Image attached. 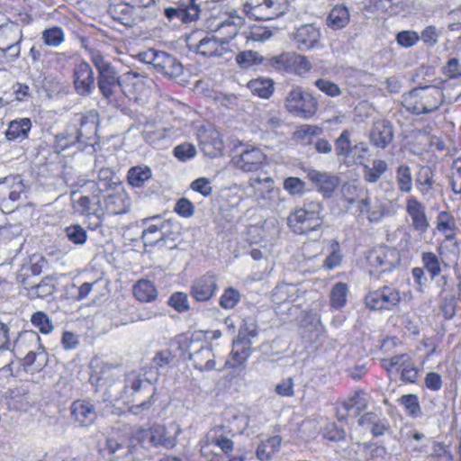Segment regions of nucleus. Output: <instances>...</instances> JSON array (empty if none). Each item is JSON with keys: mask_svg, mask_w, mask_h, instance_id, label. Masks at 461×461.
<instances>
[{"mask_svg": "<svg viewBox=\"0 0 461 461\" xmlns=\"http://www.w3.org/2000/svg\"><path fill=\"white\" fill-rule=\"evenodd\" d=\"M350 21L349 10L343 5H335L330 12L326 24L332 30H340L345 28Z\"/></svg>", "mask_w": 461, "mask_h": 461, "instance_id": "nucleus-33", "label": "nucleus"}, {"mask_svg": "<svg viewBox=\"0 0 461 461\" xmlns=\"http://www.w3.org/2000/svg\"><path fill=\"white\" fill-rule=\"evenodd\" d=\"M167 303L178 312H187L190 308L187 294L182 292L173 293Z\"/></svg>", "mask_w": 461, "mask_h": 461, "instance_id": "nucleus-57", "label": "nucleus"}, {"mask_svg": "<svg viewBox=\"0 0 461 461\" xmlns=\"http://www.w3.org/2000/svg\"><path fill=\"white\" fill-rule=\"evenodd\" d=\"M402 105L415 115L431 113L445 102L442 89L436 86H417L401 96Z\"/></svg>", "mask_w": 461, "mask_h": 461, "instance_id": "nucleus-2", "label": "nucleus"}, {"mask_svg": "<svg viewBox=\"0 0 461 461\" xmlns=\"http://www.w3.org/2000/svg\"><path fill=\"white\" fill-rule=\"evenodd\" d=\"M434 183V173L431 167L428 166L421 167L416 175L417 189L422 195H427L433 189Z\"/></svg>", "mask_w": 461, "mask_h": 461, "instance_id": "nucleus-39", "label": "nucleus"}, {"mask_svg": "<svg viewBox=\"0 0 461 461\" xmlns=\"http://www.w3.org/2000/svg\"><path fill=\"white\" fill-rule=\"evenodd\" d=\"M400 403L405 408L411 417H418L421 414V409L417 395L405 394L399 399Z\"/></svg>", "mask_w": 461, "mask_h": 461, "instance_id": "nucleus-52", "label": "nucleus"}, {"mask_svg": "<svg viewBox=\"0 0 461 461\" xmlns=\"http://www.w3.org/2000/svg\"><path fill=\"white\" fill-rule=\"evenodd\" d=\"M293 41L302 51L316 50L321 47V32L314 24H303L293 33Z\"/></svg>", "mask_w": 461, "mask_h": 461, "instance_id": "nucleus-13", "label": "nucleus"}, {"mask_svg": "<svg viewBox=\"0 0 461 461\" xmlns=\"http://www.w3.org/2000/svg\"><path fill=\"white\" fill-rule=\"evenodd\" d=\"M95 77L91 66L86 61H80L74 68L73 84L77 94L88 96L95 89Z\"/></svg>", "mask_w": 461, "mask_h": 461, "instance_id": "nucleus-17", "label": "nucleus"}, {"mask_svg": "<svg viewBox=\"0 0 461 461\" xmlns=\"http://www.w3.org/2000/svg\"><path fill=\"white\" fill-rule=\"evenodd\" d=\"M267 156L258 147L247 146L241 152L232 158L234 165L244 172H255L266 164Z\"/></svg>", "mask_w": 461, "mask_h": 461, "instance_id": "nucleus-12", "label": "nucleus"}, {"mask_svg": "<svg viewBox=\"0 0 461 461\" xmlns=\"http://www.w3.org/2000/svg\"><path fill=\"white\" fill-rule=\"evenodd\" d=\"M402 300L400 292L390 286H384L366 295V305L371 310H393Z\"/></svg>", "mask_w": 461, "mask_h": 461, "instance_id": "nucleus-9", "label": "nucleus"}, {"mask_svg": "<svg viewBox=\"0 0 461 461\" xmlns=\"http://www.w3.org/2000/svg\"><path fill=\"white\" fill-rule=\"evenodd\" d=\"M405 209L411 219L413 230L420 235L425 234L430 228V221L427 215L426 205L417 198L410 196L406 199Z\"/></svg>", "mask_w": 461, "mask_h": 461, "instance_id": "nucleus-16", "label": "nucleus"}, {"mask_svg": "<svg viewBox=\"0 0 461 461\" xmlns=\"http://www.w3.org/2000/svg\"><path fill=\"white\" fill-rule=\"evenodd\" d=\"M421 263L423 266V269H426L431 280L438 276L441 273V265L438 257L431 252L425 251L421 254Z\"/></svg>", "mask_w": 461, "mask_h": 461, "instance_id": "nucleus-44", "label": "nucleus"}, {"mask_svg": "<svg viewBox=\"0 0 461 461\" xmlns=\"http://www.w3.org/2000/svg\"><path fill=\"white\" fill-rule=\"evenodd\" d=\"M217 289V276L206 273L193 282L190 295L197 302H207L213 297Z\"/></svg>", "mask_w": 461, "mask_h": 461, "instance_id": "nucleus-19", "label": "nucleus"}, {"mask_svg": "<svg viewBox=\"0 0 461 461\" xmlns=\"http://www.w3.org/2000/svg\"><path fill=\"white\" fill-rule=\"evenodd\" d=\"M292 62L293 63L290 73L302 76L312 69V64L305 56L294 52Z\"/></svg>", "mask_w": 461, "mask_h": 461, "instance_id": "nucleus-60", "label": "nucleus"}, {"mask_svg": "<svg viewBox=\"0 0 461 461\" xmlns=\"http://www.w3.org/2000/svg\"><path fill=\"white\" fill-rule=\"evenodd\" d=\"M243 22V18L236 11H233L227 18L215 25L214 32L220 34V39L222 41H226V45L229 47L230 41L238 34Z\"/></svg>", "mask_w": 461, "mask_h": 461, "instance_id": "nucleus-25", "label": "nucleus"}, {"mask_svg": "<svg viewBox=\"0 0 461 461\" xmlns=\"http://www.w3.org/2000/svg\"><path fill=\"white\" fill-rule=\"evenodd\" d=\"M57 278L54 276H47L43 277L37 285L32 284L28 288V295L30 298H46L52 295L56 291Z\"/></svg>", "mask_w": 461, "mask_h": 461, "instance_id": "nucleus-32", "label": "nucleus"}, {"mask_svg": "<svg viewBox=\"0 0 461 461\" xmlns=\"http://www.w3.org/2000/svg\"><path fill=\"white\" fill-rule=\"evenodd\" d=\"M174 359V355L169 349H164L157 352L152 359L153 366L149 368H154L159 374V370L167 368Z\"/></svg>", "mask_w": 461, "mask_h": 461, "instance_id": "nucleus-50", "label": "nucleus"}, {"mask_svg": "<svg viewBox=\"0 0 461 461\" xmlns=\"http://www.w3.org/2000/svg\"><path fill=\"white\" fill-rule=\"evenodd\" d=\"M267 3L265 0H249L244 5L245 13L250 16L259 21H267L268 20L267 15L258 14V12L261 14H267Z\"/></svg>", "mask_w": 461, "mask_h": 461, "instance_id": "nucleus-46", "label": "nucleus"}, {"mask_svg": "<svg viewBox=\"0 0 461 461\" xmlns=\"http://www.w3.org/2000/svg\"><path fill=\"white\" fill-rule=\"evenodd\" d=\"M196 154L195 147L191 143H182L174 149V155L181 161L193 158Z\"/></svg>", "mask_w": 461, "mask_h": 461, "instance_id": "nucleus-64", "label": "nucleus"}, {"mask_svg": "<svg viewBox=\"0 0 461 461\" xmlns=\"http://www.w3.org/2000/svg\"><path fill=\"white\" fill-rule=\"evenodd\" d=\"M195 50L204 57H222L230 49L220 36L208 33L196 44Z\"/></svg>", "mask_w": 461, "mask_h": 461, "instance_id": "nucleus-24", "label": "nucleus"}, {"mask_svg": "<svg viewBox=\"0 0 461 461\" xmlns=\"http://www.w3.org/2000/svg\"><path fill=\"white\" fill-rule=\"evenodd\" d=\"M437 230L444 234L447 240L452 241L456 236V223L453 215L447 211H441L436 219Z\"/></svg>", "mask_w": 461, "mask_h": 461, "instance_id": "nucleus-34", "label": "nucleus"}, {"mask_svg": "<svg viewBox=\"0 0 461 461\" xmlns=\"http://www.w3.org/2000/svg\"><path fill=\"white\" fill-rule=\"evenodd\" d=\"M294 52H285L274 57L270 60L271 66L278 71L289 72L292 68V61Z\"/></svg>", "mask_w": 461, "mask_h": 461, "instance_id": "nucleus-56", "label": "nucleus"}, {"mask_svg": "<svg viewBox=\"0 0 461 461\" xmlns=\"http://www.w3.org/2000/svg\"><path fill=\"white\" fill-rule=\"evenodd\" d=\"M251 354V340L237 338L233 340L230 358L226 361V366L236 368L242 366Z\"/></svg>", "mask_w": 461, "mask_h": 461, "instance_id": "nucleus-28", "label": "nucleus"}, {"mask_svg": "<svg viewBox=\"0 0 461 461\" xmlns=\"http://www.w3.org/2000/svg\"><path fill=\"white\" fill-rule=\"evenodd\" d=\"M171 428L174 429L173 433L163 425L156 424L151 426L150 431L145 432L146 435H149V445L165 449L174 448L176 446L177 437L182 432V429L177 424Z\"/></svg>", "mask_w": 461, "mask_h": 461, "instance_id": "nucleus-18", "label": "nucleus"}, {"mask_svg": "<svg viewBox=\"0 0 461 461\" xmlns=\"http://www.w3.org/2000/svg\"><path fill=\"white\" fill-rule=\"evenodd\" d=\"M267 3V14H262V15L268 16V20H272L277 18L288 10L289 4L291 0H265ZM258 14H261V13L258 12Z\"/></svg>", "mask_w": 461, "mask_h": 461, "instance_id": "nucleus-47", "label": "nucleus"}, {"mask_svg": "<svg viewBox=\"0 0 461 461\" xmlns=\"http://www.w3.org/2000/svg\"><path fill=\"white\" fill-rule=\"evenodd\" d=\"M285 106L290 113L307 119L316 113L318 102L303 87L294 86L285 99Z\"/></svg>", "mask_w": 461, "mask_h": 461, "instance_id": "nucleus-6", "label": "nucleus"}, {"mask_svg": "<svg viewBox=\"0 0 461 461\" xmlns=\"http://www.w3.org/2000/svg\"><path fill=\"white\" fill-rule=\"evenodd\" d=\"M75 193L73 194V196ZM73 208L74 210L84 216H95L96 221L94 224L93 230L102 224V217L104 215V209L102 205L101 199L96 196H90L88 194H83L77 199L73 197Z\"/></svg>", "mask_w": 461, "mask_h": 461, "instance_id": "nucleus-14", "label": "nucleus"}, {"mask_svg": "<svg viewBox=\"0 0 461 461\" xmlns=\"http://www.w3.org/2000/svg\"><path fill=\"white\" fill-rule=\"evenodd\" d=\"M162 219L159 216L148 218L144 220L147 224L146 229L143 230L141 240L144 246L155 247L161 246L163 230L167 231V224L162 225Z\"/></svg>", "mask_w": 461, "mask_h": 461, "instance_id": "nucleus-26", "label": "nucleus"}, {"mask_svg": "<svg viewBox=\"0 0 461 461\" xmlns=\"http://www.w3.org/2000/svg\"><path fill=\"white\" fill-rule=\"evenodd\" d=\"M369 149L365 142H358L352 146L350 155L347 160L348 165H363V160L368 153Z\"/></svg>", "mask_w": 461, "mask_h": 461, "instance_id": "nucleus-53", "label": "nucleus"}, {"mask_svg": "<svg viewBox=\"0 0 461 461\" xmlns=\"http://www.w3.org/2000/svg\"><path fill=\"white\" fill-rule=\"evenodd\" d=\"M307 176L310 181L317 185L319 191L326 196H330L339 184V179L337 176L326 171L309 169Z\"/></svg>", "mask_w": 461, "mask_h": 461, "instance_id": "nucleus-27", "label": "nucleus"}, {"mask_svg": "<svg viewBox=\"0 0 461 461\" xmlns=\"http://www.w3.org/2000/svg\"><path fill=\"white\" fill-rule=\"evenodd\" d=\"M428 459L429 461H454V456L448 446L442 442L431 441Z\"/></svg>", "mask_w": 461, "mask_h": 461, "instance_id": "nucleus-43", "label": "nucleus"}, {"mask_svg": "<svg viewBox=\"0 0 461 461\" xmlns=\"http://www.w3.org/2000/svg\"><path fill=\"white\" fill-rule=\"evenodd\" d=\"M322 212L323 206L320 202L307 200L303 207L289 214L287 225L296 234H309L322 226Z\"/></svg>", "mask_w": 461, "mask_h": 461, "instance_id": "nucleus-3", "label": "nucleus"}, {"mask_svg": "<svg viewBox=\"0 0 461 461\" xmlns=\"http://www.w3.org/2000/svg\"><path fill=\"white\" fill-rule=\"evenodd\" d=\"M315 86L330 97H336L341 95V89L339 86L327 79L320 78L314 82Z\"/></svg>", "mask_w": 461, "mask_h": 461, "instance_id": "nucleus-63", "label": "nucleus"}, {"mask_svg": "<svg viewBox=\"0 0 461 461\" xmlns=\"http://www.w3.org/2000/svg\"><path fill=\"white\" fill-rule=\"evenodd\" d=\"M367 260L371 267L370 275L379 278L382 274L392 271L400 264V254L395 249L382 247L371 251Z\"/></svg>", "mask_w": 461, "mask_h": 461, "instance_id": "nucleus-8", "label": "nucleus"}, {"mask_svg": "<svg viewBox=\"0 0 461 461\" xmlns=\"http://www.w3.org/2000/svg\"><path fill=\"white\" fill-rule=\"evenodd\" d=\"M282 438L276 435L262 441L257 447L255 460L270 461L273 456L279 450Z\"/></svg>", "mask_w": 461, "mask_h": 461, "instance_id": "nucleus-36", "label": "nucleus"}, {"mask_svg": "<svg viewBox=\"0 0 461 461\" xmlns=\"http://www.w3.org/2000/svg\"><path fill=\"white\" fill-rule=\"evenodd\" d=\"M306 184L299 177L289 176L284 181V189L291 195H301L304 193Z\"/></svg>", "mask_w": 461, "mask_h": 461, "instance_id": "nucleus-61", "label": "nucleus"}, {"mask_svg": "<svg viewBox=\"0 0 461 461\" xmlns=\"http://www.w3.org/2000/svg\"><path fill=\"white\" fill-rule=\"evenodd\" d=\"M152 177V171L148 166H135L127 173L128 183L133 187H142Z\"/></svg>", "mask_w": 461, "mask_h": 461, "instance_id": "nucleus-38", "label": "nucleus"}, {"mask_svg": "<svg viewBox=\"0 0 461 461\" xmlns=\"http://www.w3.org/2000/svg\"><path fill=\"white\" fill-rule=\"evenodd\" d=\"M42 40L50 47L59 46L65 40V34L60 27H52L43 31Z\"/></svg>", "mask_w": 461, "mask_h": 461, "instance_id": "nucleus-49", "label": "nucleus"}, {"mask_svg": "<svg viewBox=\"0 0 461 461\" xmlns=\"http://www.w3.org/2000/svg\"><path fill=\"white\" fill-rule=\"evenodd\" d=\"M348 292L346 284L337 283L330 291V306L337 310L341 309L347 302Z\"/></svg>", "mask_w": 461, "mask_h": 461, "instance_id": "nucleus-45", "label": "nucleus"}, {"mask_svg": "<svg viewBox=\"0 0 461 461\" xmlns=\"http://www.w3.org/2000/svg\"><path fill=\"white\" fill-rule=\"evenodd\" d=\"M179 343L185 346V350L188 352V357L196 369L204 371L215 368L214 354L211 345L206 341L194 342L191 338L181 336Z\"/></svg>", "mask_w": 461, "mask_h": 461, "instance_id": "nucleus-7", "label": "nucleus"}, {"mask_svg": "<svg viewBox=\"0 0 461 461\" xmlns=\"http://www.w3.org/2000/svg\"><path fill=\"white\" fill-rule=\"evenodd\" d=\"M65 233L68 240L76 245H83L87 240L86 231L77 224L67 227L65 229Z\"/></svg>", "mask_w": 461, "mask_h": 461, "instance_id": "nucleus-54", "label": "nucleus"}, {"mask_svg": "<svg viewBox=\"0 0 461 461\" xmlns=\"http://www.w3.org/2000/svg\"><path fill=\"white\" fill-rule=\"evenodd\" d=\"M240 300V294L233 287H228L220 297L219 304L225 310L233 309Z\"/></svg>", "mask_w": 461, "mask_h": 461, "instance_id": "nucleus-51", "label": "nucleus"}, {"mask_svg": "<svg viewBox=\"0 0 461 461\" xmlns=\"http://www.w3.org/2000/svg\"><path fill=\"white\" fill-rule=\"evenodd\" d=\"M210 446L217 447L229 458L234 449V442L224 434V427L218 426L211 429L204 439L200 441V451L205 455L209 451Z\"/></svg>", "mask_w": 461, "mask_h": 461, "instance_id": "nucleus-15", "label": "nucleus"}, {"mask_svg": "<svg viewBox=\"0 0 461 461\" xmlns=\"http://www.w3.org/2000/svg\"><path fill=\"white\" fill-rule=\"evenodd\" d=\"M91 62L97 69V86L102 96L110 104L119 99L120 93L123 92V84L136 80L140 82V74L128 71L122 77L118 76L116 69L99 51H91Z\"/></svg>", "mask_w": 461, "mask_h": 461, "instance_id": "nucleus-1", "label": "nucleus"}, {"mask_svg": "<svg viewBox=\"0 0 461 461\" xmlns=\"http://www.w3.org/2000/svg\"><path fill=\"white\" fill-rule=\"evenodd\" d=\"M258 334V325L256 321L252 317L244 318L237 338L250 339L251 338L257 337Z\"/></svg>", "mask_w": 461, "mask_h": 461, "instance_id": "nucleus-55", "label": "nucleus"}, {"mask_svg": "<svg viewBox=\"0 0 461 461\" xmlns=\"http://www.w3.org/2000/svg\"><path fill=\"white\" fill-rule=\"evenodd\" d=\"M40 336L37 332L32 330H24L21 332L14 342V348L20 349L23 345L30 346H39V348H41L40 345Z\"/></svg>", "mask_w": 461, "mask_h": 461, "instance_id": "nucleus-58", "label": "nucleus"}, {"mask_svg": "<svg viewBox=\"0 0 461 461\" xmlns=\"http://www.w3.org/2000/svg\"><path fill=\"white\" fill-rule=\"evenodd\" d=\"M395 180L399 191L410 193L412 189V175L411 167L407 165H400L395 170Z\"/></svg>", "mask_w": 461, "mask_h": 461, "instance_id": "nucleus-42", "label": "nucleus"}, {"mask_svg": "<svg viewBox=\"0 0 461 461\" xmlns=\"http://www.w3.org/2000/svg\"><path fill=\"white\" fill-rule=\"evenodd\" d=\"M143 374H140L136 371H131L126 375L124 389L131 390V393H139L141 390L151 389V394L149 400L142 401L141 402L132 406L134 412L138 414L140 411L149 410V407L155 402L154 395L156 393V388L152 387V383L158 380V373L154 368H145Z\"/></svg>", "mask_w": 461, "mask_h": 461, "instance_id": "nucleus-5", "label": "nucleus"}, {"mask_svg": "<svg viewBox=\"0 0 461 461\" xmlns=\"http://www.w3.org/2000/svg\"><path fill=\"white\" fill-rule=\"evenodd\" d=\"M393 139V124L387 120L374 122L369 133L370 143L381 149H384Z\"/></svg>", "mask_w": 461, "mask_h": 461, "instance_id": "nucleus-23", "label": "nucleus"}, {"mask_svg": "<svg viewBox=\"0 0 461 461\" xmlns=\"http://www.w3.org/2000/svg\"><path fill=\"white\" fill-rule=\"evenodd\" d=\"M71 420L78 427H89L97 418L94 404L87 400H76L70 406Z\"/></svg>", "mask_w": 461, "mask_h": 461, "instance_id": "nucleus-20", "label": "nucleus"}, {"mask_svg": "<svg viewBox=\"0 0 461 461\" xmlns=\"http://www.w3.org/2000/svg\"><path fill=\"white\" fill-rule=\"evenodd\" d=\"M251 92L259 97L268 98L273 93V82L269 79L258 78L249 83Z\"/></svg>", "mask_w": 461, "mask_h": 461, "instance_id": "nucleus-48", "label": "nucleus"}, {"mask_svg": "<svg viewBox=\"0 0 461 461\" xmlns=\"http://www.w3.org/2000/svg\"><path fill=\"white\" fill-rule=\"evenodd\" d=\"M28 189L19 174L0 178V210L5 213L14 212L26 198Z\"/></svg>", "mask_w": 461, "mask_h": 461, "instance_id": "nucleus-4", "label": "nucleus"}, {"mask_svg": "<svg viewBox=\"0 0 461 461\" xmlns=\"http://www.w3.org/2000/svg\"><path fill=\"white\" fill-rule=\"evenodd\" d=\"M31 321L41 333L48 334L53 330L51 320L43 312H35L32 316Z\"/></svg>", "mask_w": 461, "mask_h": 461, "instance_id": "nucleus-59", "label": "nucleus"}, {"mask_svg": "<svg viewBox=\"0 0 461 461\" xmlns=\"http://www.w3.org/2000/svg\"><path fill=\"white\" fill-rule=\"evenodd\" d=\"M341 258L339 243L332 242L330 245V252L323 262V267L329 270L334 269L340 265Z\"/></svg>", "mask_w": 461, "mask_h": 461, "instance_id": "nucleus-62", "label": "nucleus"}, {"mask_svg": "<svg viewBox=\"0 0 461 461\" xmlns=\"http://www.w3.org/2000/svg\"><path fill=\"white\" fill-rule=\"evenodd\" d=\"M32 129V121L29 118H20L9 122L5 137L9 141H22L28 138Z\"/></svg>", "mask_w": 461, "mask_h": 461, "instance_id": "nucleus-31", "label": "nucleus"}, {"mask_svg": "<svg viewBox=\"0 0 461 461\" xmlns=\"http://www.w3.org/2000/svg\"><path fill=\"white\" fill-rule=\"evenodd\" d=\"M133 294L140 302L150 303L158 297V291L151 281L140 279L133 286Z\"/></svg>", "mask_w": 461, "mask_h": 461, "instance_id": "nucleus-37", "label": "nucleus"}, {"mask_svg": "<svg viewBox=\"0 0 461 461\" xmlns=\"http://www.w3.org/2000/svg\"><path fill=\"white\" fill-rule=\"evenodd\" d=\"M359 215L371 223L380 222L385 215L386 205L378 198L366 195L357 202Z\"/></svg>", "mask_w": 461, "mask_h": 461, "instance_id": "nucleus-22", "label": "nucleus"}, {"mask_svg": "<svg viewBox=\"0 0 461 461\" xmlns=\"http://www.w3.org/2000/svg\"><path fill=\"white\" fill-rule=\"evenodd\" d=\"M351 132L344 130L335 140V153L339 159H342L345 163L350 155L352 149Z\"/></svg>", "mask_w": 461, "mask_h": 461, "instance_id": "nucleus-40", "label": "nucleus"}, {"mask_svg": "<svg viewBox=\"0 0 461 461\" xmlns=\"http://www.w3.org/2000/svg\"><path fill=\"white\" fill-rule=\"evenodd\" d=\"M103 207L107 214H122L130 209V199L125 192H116L104 198V206Z\"/></svg>", "mask_w": 461, "mask_h": 461, "instance_id": "nucleus-30", "label": "nucleus"}, {"mask_svg": "<svg viewBox=\"0 0 461 461\" xmlns=\"http://www.w3.org/2000/svg\"><path fill=\"white\" fill-rule=\"evenodd\" d=\"M388 170V164L384 159H374L371 165L363 164V179L369 184L377 183L382 176Z\"/></svg>", "mask_w": 461, "mask_h": 461, "instance_id": "nucleus-35", "label": "nucleus"}, {"mask_svg": "<svg viewBox=\"0 0 461 461\" xmlns=\"http://www.w3.org/2000/svg\"><path fill=\"white\" fill-rule=\"evenodd\" d=\"M367 394L364 392H357L348 401L344 402V408L351 412V417L355 418L367 408Z\"/></svg>", "mask_w": 461, "mask_h": 461, "instance_id": "nucleus-41", "label": "nucleus"}, {"mask_svg": "<svg viewBox=\"0 0 461 461\" xmlns=\"http://www.w3.org/2000/svg\"><path fill=\"white\" fill-rule=\"evenodd\" d=\"M98 117V113L95 110L77 114L76 121L78 122L79 128H75V136L71 143L93 145L91 141H95Z\"/></svg>", "mask_w": 461, "mask_h": 461, "instance_id": "nucleus-10", "label": "nucleus"}, {"mask_svg": "<svg viewBox=\"0 0 461 461\" xmlns=\"http://www.w3.org/2000/svg\"><path fill=\"white\" fill-rule=\"evenodd\" d=\"M23 39L19 24L6 23L0 25V50L14 60L20 55V42Z\"/></svg>", "mask_w": 461, "mask_h": 461, "instance_id": "nucleus-11", "label": "nucleus"}, {"mask_svg": "<svg viewBox=\"0 0 461 461\" xmlns=\"http://www.w3.org/2000/svg\"><path fill=\"white\" fill-rule=\"evenodd\" d=\"M154 68L168 77H178L183 74L181 62L165 51H161L160 55H158V59Z\"/></svg>", "mask_w": 461, "mask_h": 461, "instance_id": "nucleus-29", "label": "nucleus"}, {"mask_svg": "<svg viewBox=\"0 0 461 461\" xmlns=\"http://www.w3.org/2000/svg\"><path fill=\"white\" fill-rule=\"evenodd\" d=\"M44 264L45 260L42 256L38 254L30 256L24 259L17 272V282L23 285L24 288H28L32 284L30 281L31 277L40 276Z\"/></svg>", "mask_w": 461, "mask_h": 461, "instance_id": "nucleus-21", "label": "nucleus"}]
</instances>
